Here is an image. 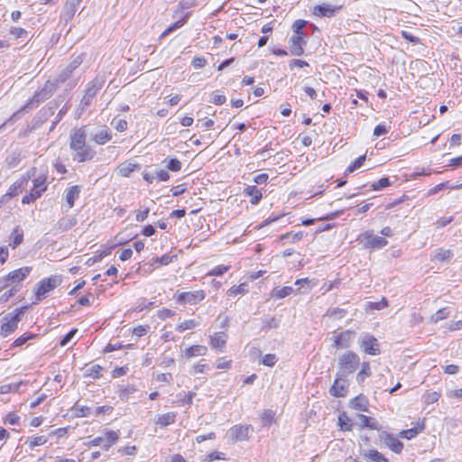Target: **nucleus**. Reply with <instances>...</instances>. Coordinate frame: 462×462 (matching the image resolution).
Here are the masks:
<instances>
[{"instance_id": "09e8293b", "label": "nucleus", "mask_w": 462, "mask_h": 462, "mask_svg": "<svg viewBox=\"0 0 462 462\" xmlns=\"http://www.w3.org/2000/svg\"><path fill=\"white\" fill-rule=\"evenodd\" d=\"M449 316V311L447 308L439 309L430 317V322L438 323L439 321L445 319Z\"/></svg>"}, {"instance_id": "c9c22d12", "label": "nucleus", "mask_w": 462, "mask_h": 462, "mask_svg": "<svg viewBox=\"0 0 462 462\" xmlns=\"http://www.w3.org/2000/svg\"><path fill=\"white\" fill-rule=\"evenodd\" d=\"M338 425L340 430L344 431H350L353 429L352 420L346 412H341L338 415Z\"/></svg>"}, {"instance_id": "c03bdc74", "label": "nucleus", "mask_w": 462, "mask_h": 462, "mask_svg": "<svg viewBox=\"0 0 462 462\" xmlns=\"http://www.w3.org/2000/svg\"><path fill=\"white\" fill-rule=\"evenodd\" d=\"M45 182L46 176L43 174L39 175L38 177L33 179V189L40 191V193L42 194L47 189Z\"/></svg>"}, {"instance_id": "b1692460", "label": "nucleus", "mask_w": 462, "mask_h": 462, "mask_svg": "<svg viewBox=\"0 0 462 462\" xmlns=\"http://www.w3.org/2000/svg\"><path fill=\"white\" fill-rule=\"evenodd\" d=\"M245 196L251 197L250 203L257 205L263 198L262 191L254 185H248L244 189Z\"/></svg>"}, {"instance_id": "bf43d9fd", "label": "nucleus", "mask_w": 462, "mask_h": 462, "mask_svg": "<svg viewBox=\"0 0 462 462\" xmlns=\"http://www.w3.org/2000/svg\"><path fill=\"white\" fill-rule=\"evenodd\" d=\"M278 361L277 356L274 354H266L263 356L261 363L263 365L273 367Z\"/></svg>"}, {"instance_id": "c756f323", "label": "nucleus", "mask_w": 462, "mask_h": 462, "mask_svg": "<svg viewBox=\"0 0 462 462\" xmlns=\"http://www.w3.org/2000/svg\"><path fill=\"white\" fill-rule=\"evenodd\" d=\"M10 244L9 245L15 249L18 245H20L23 241V232L17 226L14 228L10 236H9Z\"/></svg>"}, {"instance_id": "393cba45", "label": "nucleus", "mask_w": 462, "mask_h": 462, "mask_svg": "<svg viewBox=\"0 0 462 462\" xmlns=\"http://www.w3.org/2000/svg\"><path fill=\"white\" fill-rule=\"evenodd\" d=\"M453 257V253L449 249L438 248L431 255V260L436 262H449Z\"/></svg>"}, {"instance_id": "680f3d73", "label": "nucleus", "mask_w": 462, "mask_h": 462, "mask_svg": "<svg viewBox=\"0 0 462 462\" xmlns=\"http://www.w3.org/2000/svg\"><path fill=\"white\" fill-rule=\"evenodd\" d=\"M274 411H273L272 410H266L263 412L262 416H261V420H262V422L264 424V425H270L273 423V421L274 420Z\"/></svg>"}, {"instance_id": "ddd939ff", "label": "nucleus", "mask_w": 462, "mask_h": 462, "mask_svg": "<svg viewBox=\"0 0 462 462\" xmlns=\"http://www.w3.org/2000/svg\"><path fill=\"white\" fill-rule=\"evenodd\" d=\"M51 95L49 94L42 88L34 93V95L27 100V102L22 106L20 111H28L30 109L37 107L42 102L48 99Z\"/></svg>"}, {"instance_id": "bb28decb", "label": "nucleus", "mask_w": 462, "mask_h": 462, "mask_svg": "<svg viewBox=\"0 0 462 462\" xmlns=\"http://www.w3.org/2000/svg\"><path fill=\"white\" fill-rule=\"evenodd\" d=\"M177 417V413L173 411H170L162 415H159L156 420V424L161 428L167 427L175 422Z\"/></svg>"}, {"instance_id": "f3484780", "label": "nucleus", "mask_w": 462, "mask_h": 462, "mask_svg": "<svg viewBox=\"0 0 462 462\" xmlns=\"http://www.w3.org/2000/svg\"><path fill=\"white\" fill-rule=\"evenodd\" d=\"M356 333L353 330L347 329L334 337V346L337 348H348Z\"/></svg>"}, {"instance_id": "774afa93", "label": "nucleus", "mask_w": 462, "mask_h": 462, "mask_svg": "<svg viewBox=\"0 0 462 462\" xmlns=\"http://www.w3.org/2000/svg\"><path fill=\"white\" fill-rule=\"evenodd\" d=\"M391 126H386L385 125L380 124L377 125L374 129L373 134L376 137H379L381 135H383L387 134L390 130Z\"/></svg>"}, {"instance_id": "473e14b6", "label": "nucleus", "mask_w": 462, "mask_h": 462, "mask_svg": "<svg viewBox=\"0 0 462 462\" xmlns=\"http://www.w3.org/2000/svg\"><path fill=\"white\" fill-rule=\"evenodd\" d=\"M358 419L360 420L361 427L371 430H379V424L376 420L364 414H358Z\"/></svg>"}, {"instance_id": "0eeeda50", "label": "nucleus", "mask_w": 462, "mask_h": 462, "mask_svg": "<svg viewBox=\"0 0 462 462\" xmlns=\"http://www.w3.org/2000/svg\"><path fill=\"white\" fill-rule=\"evenodd\" d=\"M119 439V431L106 430L104 437H96L92 440L85 443L88 448L101 447L105 450H108Z\"/></svg>"}, {"instance_id": "0e129e2a", "label": "nucleus", "mask_w": 462, "mask_h": 462, "mask_svg": "<svg viewBox=\"0 0 462 462\" xmlns=\"http://www.w3.org/2000/svg\"><path fill=\"white\" fill-rule=\"evenodd\" d=\"M20 417L14 412H9L4 419V422L9 425H18Z\"/></svg>"}, {"instance_id": "4be33fe9", "label": "nucleus", "mask_w": 462, "mask_h": 462, "mask_svg": "<svg viewBox=\"0 0 462 462\" xmlns=\"http://www.w3.org/2000/svg\"><path fill=\"white\" fill-rule=\"evenodd\" d=\"M81 191L79 185H73L68 188L65 191V199L69 208H73L75 201L79 199Z\"/></svg>"}, {"instance_id": "6ab92c4d", "label": "nucleus", "mask_w": 462, "mask_h": 462, "mask_svg": "<svg viewBox=\"0 0 462 462\" xmlns=\"http://www.w3.org/2000/svg\"><path fill=\"white\" fill-rule=\"evenodd\" d=\"M338 8L339 7H336V6H333L328 4H322V5H316L313 8L312 13L314 15L319 16V17H332L335 15L336 11Z\"/></svg>"}, {"instance_id": "a878e982", "label": "nucleus", "mask_w": 462, "mask_h": 462, "mask_svg": "<svg viewBox=\"0 0 462 462\" xmlns=\"http://www.w3.org/2000/svg\"><path fill=\"white\" fill-rule=\"evenodd\" d=\"M208 352V348L201 345H193L185 349L184 356L186 358L190 359L196 356H205Z\"/></svg>"}, {"instance_id": "864d4df0", "label": "nucleus", "mask_w": 462, "mask_h": 462, "mask_svg": "<svg viewBox=\"0 0 462 462\" xmlns=\"http://www.w3.org/2000/svg\"><path fill=\"white\" fill-rule=\"evenodd\" d=\"M365 158V155H361L358 158H356L353 162L349 164L346 171L347 173H352L356 170L359 169L364 164Z\"/></svg>"}, {"instance_id": "e2e57ef3", "label": "nucleus", "mask_w": 462, "mask_h": 462, "mask_svg": "<svg viewBox=\"0 0 462 462\" xmlns=\"http://www.w3.org/2000/svg\"><path fill=\"white\" fill-rule=\"evenodd\" d=\"M181 166H182L181 162L177 158H171L169 160V162L166 165V168L169 171L177 172V171H180Z\"/></svg>"}, {"instance_id": "ea45409f", "label": "nucleus", "mask_w": 462, "mask_h": 462, "mask_svg": "<svg viewBox=\"0 0 462 462\" xmlns=\"http://www.w3.org/2000/svg\"><path fill=\"white\" fill-rule=\"evenodd\" d=\"M189 16V14H187L183 18L180 19L179 21L175 22L174 23L171 24L162 33V36L161 37H165L167 35H169L171 32H174L175 30L182 27L188 18Z\"/></svg>"}, {"instance_id": "e433bc0d", "label": "nucleus", "mask_w": 462, "mask_h": 462, "mask_svg": "<svg viewBox=\"0 0 462 462\" xmlns=\"http://www.w3.org/2000/svg\"><path fill=\"white\" fill-rule=\"evenodd\" d=\"M26 384L24 382L20 381L18 383H12L0 385V394H5L9 393H17L20 390L21 385Z\"/></svg>"}, {"instance_id": "39448f33", "label": "nucleus", "mask_w": 462, "mask_h": 462, "mask_svg": "<svg viewBox=\"0 0 462 462\" xmlns=\"http://www.w3.org/2000/svg\"><path fill=\"white\" fill-rule=\"evenodd\" d=\"M60 282L61 278L60 275H51L48 278L41 280L37 283V288L35 291L36 300L41 301L47 293L52 291L60 284Z\"/></svg>"}, {"instance_id": "3c124183", "label": "nucleus", "mask_w": 462, "mask_h": 462, "mask_svg": "<svg viewBox=\"0 0 462 462\" xmlns=\"http://www.w3.org/2000/svg\"><path fill=\"white\" fill-rule=\"evenodd\" d=\"M263 329L269 330L272 328H276L279 325V321L275 319V317L267 316L263 319Z\"/></svg>"}, {"instance_id": "c85d7f7f", "label": "nucleus", "mask_w": 462, "mask_h": 462, "mask_svg": "<svg viewBox=\"0 0 462 462\" xmlns=\"http://www.w3.org/2000/svg\"><path fill=\"white\" fill-rule=\"evenodd\" d=\"M351 407L360 411H368V401L367 399L360 394L353 398L350 402Z\"/></svg>"}, {"instance_id": "aec40b11", "label": "nucleus", "mask_w": 462, "mask_h": 462, "mask_svg": "<svg viewBox=\"0 0 462 462\" xmlns=\"http://www.w3.org/2000/svg\"><path fill=\"white\" fill-rule=\"evenodd\" d=\"M424 429H425L424 420L417 421L416 424L412 428L400 431L399 436L402 439H412L419 433L422 432L424 430Z\"/></svg>"}, {"instance_id": "58836bf2", "label": "nucleus", "mask_w": 462, "mask_h": 462, "mask_svg": "<svg viewBox=\"0 0 462 462\" xmlns=\"http://www.w3.org/2000/svg\"><path fill=\"white\" fill-rule=\"evenodd\" d=\"M21 162V154L18 152H12L5 159V164L9 169H14Z\"/></svg>"}, {"instance_id": "a18cd8bd", "label": "nucleus", "mask_w": 462, "mask_h": 462, "mask_svg": "<svg viewBox=\"0 0 462 462\" xmlns=\"http://www.w3.org/2000/svg\"><path fill=\"white\" fill-rule=\"evenodd\" d=\"M307 23H308L307 21L301 20V19H298V20L294 21V23H292L293 35L306 37V35L303 32V29L307 25Z\"/></svg>"}, {"instance_id": "2eb2a0df", "label": "nucleus", "mask_w": 462, "mask_h": 462, "mask_svg": "<svg viewBox=\"0 0 462 462\" xmlns=\"http://www.w3.org/2000/svg\"><path fill=\"white\" fill-rule=\"evenodd\" d=\"M380 439L383 444L394 453L400 454L402 451L403 443L400 441L395 436L383 431L381 433Z\"/></svg>"}, {"instance_id": "5701e85b", "label": "nucleus", "mask_w": 462, "mask_h": 462, "mask_svg": "<svg viewBox=\"0 0 462 462\" xmlns=\"http://www.w3.org/2000/svg\"><path fill=\"white\" fill-rule=\"evenodd\" d=\"M112 137L113 135L111 131L105 127L97 132L95 134H93L91 140L98 145H103L109 142L112 139Z\"/></svg>"}, {"instance_id": "9d476101", "label": "nucleus", "mask_w": 462, "mask_h": 462, "mask_svg": "<svg viewBox=\"0 0 462 462\" xmlns=\"http://www.w3.org/2000/svg\"><path fill=\"white\" fill-rule=\"evenodd\" d=\"M84 54L80 53L73 56L69 63L63 68L57 76L58 83H64L72 77L74 70H76L83 62Z\"/></svg>"}, {"instance_id": "423d86ee", "label": "nucleus", "mask_w": 462, "mask_h": 462, "mask_svg": "<svg viewBox=\"0 0 462 462\" xmlns=\"http://www.w3.org/2000/svg\"><path fill=\"white\" fill-rule=\"evenodd\" d=\"M26 309V306H23L21 308L15 309L14 313H11L5 317V321L1 325V335L3 337H7L15 331V329L18 328L20 317L22 314H23Z\"/></svg>"}, {"instance_id": "052dcab7", "label": "nucleus", "mask_w": 462, "mask_h": 462, "mask_svg": "<svg viewBox=\"0 0 462 462\" xmlns=\"http://www.w3.org/2000/svg\"><path fill=\"white\" fill-rule=\"evenodd\" d=\"M346 314V311L344 309H340V308H334V309L328 310L327 312L328 316H329L330 318L336 319H340L344 318Z\"/></svg>"}, {"instance_id": "4c0bfd02", "label": "nucleus", "mask_w": 462, "mask_h": 462, "mask_svg": "<svg viewBox=\"0 0 462 462\" xmlns=\"http://www.w3.org/2000/svg\"><path fill=\"white\" fill-rule=\"evenodd\" d=\"M135 392L136 387L134 384H128L126 386H120L117 393L122 401H127Z\"/></svg>"}, {"instance_id": "5fc2aeb1", "label": "nucleus", "mask_w": 462, "mask_h": 462, "mask_svg": "<svg viewBox=\"0 0 462 462\" xmlns=\"http://www.w3.org/2000/svg\"><path fill=\"white\" fill-rule=\"evenodd\" d=\"M304 233L302 231H299L296 233H286L280 236L281 240L290 239L291 242L296 243L303 238Z\"/></svg>"}, {"instance_id": "a211bd4d", "label": "nucleus", "mask_w": 462, "mask_h": 462, "mask_svg": "<svg viewBox=\"0 0 462 462\" xmlns=\"http://www.w3.org/2000/svg\"><path fill=\"white\" fill-rule=\"evenodd\" d=\"M366 245L374 249H381L387 245V240L376 235H374L372 231H366L364 234Z\"/></svg>"}, {"instance_id": "9b49d317", "label": "nucleus", "mask_w": 462, "mask_h": 462, "mask_svg": "<svg viewBox=\"0 0 462 462\" xmlns=\"http://www.w3.org/2000/svg\"><path fill=\"white\" fill-rule=\"evenodd\" d=\"M252 430L253 428L249 424H236L228 430L227 434L233 442L246 441Z\"/></svg>"}, {"instance_id": "a19ab883", "label": "nucleus", "mask_w": 462, "mask_h": 462, "mask_svg": "<svg viewBox=\"0 0 462 462\" xmlns=\"http://www.w3.org/2000/svg\"><path fill=\"white\" fill-rule=\"evenodd\" d=\"M22 288V285H14L11 286L9 290L5 291L0 296V304L5 303L9 300L10 298L14 297Z\"/></svg>"}, {"instance_id": "49530a36", "label": "nucleus", "mask_w": 462, "mask_h": 462, "mask_svg": "<svg viewBox=\"0 0 462 462\" xmlns=\"http://www.w3.org/2000/svg\"><path fill=\"white\" fill-rule=\"evenodd\" d=\"M247 292V285L246 283H241L238 286H233L228 289L226 294L229 297H236L237 295H244Z\"/></svg>"}, {"instance_id": "f704fd0d", "label": "nucleus", "mask_w": 462, "mask_h": 462, "mask_svg": "<svg viewBox=\"0 0 462 462\" xmlns=\"http://www.w3.org/2000/svg\"><path fill=\"white\" fill-rule=\"evenodd\" d=\"M371 375V367L369 362H363L361 364V369L356 374V381L358 383H362L365 380Z\"/></svg>"}, {"instance_id": "f257e3e1", "label": "nucleus", "mask_w": 462, "mask_h": 462, "mask_svg": "<svg viewBox=\"0 0 462 462\" xmlns=\"http://www.w3.org/2000/svg\"><path fill=\"white\" fill-rule=\"evenodd\" d=\"M69 148L74 152L73 160L78 162L91 161L96 152L87 143L86 126L73 128L69 133Z\"/></svg>"}, {"instance_id": "cd10ccee", "label": "nucleus", "mask_w": 462, "mask_h": 462, "mask_svg": "<svg viewBox=\"0 0 462 462\" xmlns=\"http://www.w3.org/2000/svg\"><path fill=\"white\" fill-rule=\"evenodd\" d=\"M140 169V165L131 162H125L118 166V173L122 177H129L135 170Z\"/></svg>"}, {"instance_id": "72a5a7b5", "label": "nucleus", "mask_w": 462, "mask_h": 462, "mask_svg": "<svg viewBox=\"0 0 462 462\" xmlns=\"http://www.w3.org/2000/svg\"><path fill=\"white\" fill-rule=\"evenodd\" d=\"M365 457L370 462H389L388 458L376 449H368L365 452Z\"/></svg>"}, {"instance_id": "338daca9", "label": "nucleus", "mask_w": 462, "mask_h": 462, "mask_svg": "<svg viewBox=\"0 0 462 462\" xmlns=\"http://www.w3.org/2000/svg\"><path fill=\"white\" fill-rule=\"evenodd\" d=\"M150 329L149 325H139L133 329V334L138 337L144 336Z\"/></svg>"}, {"instance_id": "79ce46f5", "label": "nucleus", "mask_w": 462, "mask_h": 462, "mask_svg": "<svg viewBox=\"0 0 462 462\" xmlns=\"http://www.w3.org/2000/svg\"><path fill=\"white\" fill-rule=\"evenodd\" d=\"M153 301H150L145 298H140L136 300L134 304V311L141 312L146 309H150L151 307L153 306Z\"/></svg>"}, {"instance_id": "1a4fd4ad", "label": "nucleus", "mask_w": 462, "mask_h": 462, "mask_svg": "<svg viewBox=\"0 0 462 462\" xmlns=\"http://www.w3.org/2000/svg\"><path fill=\"white\" fill-rule=\"evenodd\" d=\"M359 346L363 352L370 356H377L381 353L378 340L370 334H363L358 340Z\"/></svg>"}, {"instance_id": "f03ea898", "label": "nucleus", "mask_w": 462, "mask_h": 462, "mask_svg": "<svg viewBox=\"0 0 462 462\" xmlns=\"http://www.w3.org/2000/svg\"><path fill=\"white\" fill-rule=\"evenodd\" d=\"M359 365V356L353 351H346L338 357L337 375L347 377L357 370Z\"/></svg>"}, {"instance_id": "dca6fc26", "label": "nucleus", "mask_w": 462, "mask_h": 462, "mask_svg": "<svg viewBox=\"0 0 462 462\" xmlns=\"http://www.w3.org/2000/svg\"><path fill=\"white\" fill-rule=\"evenodd\" d=\"M290 53L294 56L304 54V47L307 44L306 37L292 35L290 38Z\"/></svg>"}, {"instance_id": "13d9d810", "label": "nucleus", "mask_w": 462, "mask_h": 462, "mask_svg": "<svg viewBox=\"0 0 462 462\" xmlns=\"http://www.w3.org/2000/svg\"><path fill=\"white\" fill-rule=\"evenodd\" d=\"M390 185H391V181H390L389 178L383 177V178H381L377 182L373 183L371 187H372L373 190H380L386 187H389Z\"/></svg>"}, {"instance_id": "4d7b16f0", "label": "nucleus", "mask_w": 462, "mask_h": 462, "mask_svg": "<svg viewBox=\"0 0 462 462\" xmlns=\"http://www.w3.org/2000/svg\"><path fill=\"white\" fill-rule=\"evenodd\" d=\"M229 270L228 265H217L208 271V276H221Z\"/></svg>"}, {"instance_id": "7c9ffc66", "label": "nucleus", "mask_w": 462, "mask_h": 462, "mask_svg": "<svg viewBox=\"0 0 462 462\" xmlns=\"http://www.w3.org/2000/svg\"><path fill=\"white\" fill-rule=\"evenodd\" d=\"M195 395H196L195 392H189V393L181 392V393H179L176 395V399H177L176 402L178 403L179 406H183V405L191 406L192 402H193V398H194Z\"/></svg>"}, {"instance_id": "69168bd1", "label": "nucleus", "mask_w": 462, "mask_h": 462, "mask_svg": "<svg viewBox=\"0 0 462 462\" xmlns=\"http://www.w3.org/2000/svg\"><path fill=\"white\" fill-rule=\"evenodd\" d=\"M112 125L118 131V132H125L127 129V121L125 119H114L112 121Z\"/></svg>"}, {"instance_id": "7ed1b4c3", "label": "nucleus", "mask_w": 462, "mask_h": 462, "mask_svg": "<svg viewBox=\"0 0 462 462\" xmlns=\"http://www.w3.org/2000/svg\"><path fill=\"white\" fill-rule=\"evenodd\" d=\"M105 83L106 76L98 74L86 85L84 95L79 103V107L81 110H85L91 105L94 97L104 87Z\"/></svg>"}, {"instance_id": "6e6d98bb", "label": "nucleus", "mask_w": 462, "mask_h": 462, "mask_svg": "<svg viewBox=\"0 0 462 462\" xmlns=\"http://www.w3.org/2000/svg\"><path fill=\"white\" fill-rule=\"evenodd\" d=\"M74 410L76 417L79 418L88 417L91 413V408L88 406H79L76 404Z\"/></svg>"}, {"instance_id": "f8f14e48", "label": "nucleus", "mask_w": 462, "mask_h": 462, "mask_svg": "<svg viewBox=\"0 0 462 462\" xmlns=\"http://www.w3.org/2000/svg\"><path fill=\"white\" fill-rule=\"evenodd\" d=\"M206 297V293L203 290L194 291H184L177 295L176 300L180 304H190L196 305L202 301Z\"/></svg>"}, {"instance_id": "412c9836", "label": "nucleus", "mask_w": 462, "mask_h": 462, "mask_svg": "<svg viewBox=\"0 0 462 462\" xmlns=\"http://www.w3.org/2000/svg\"><path fill=\"white\" fill-rule=\"evenodd\" d=\"M227 340V335L226 332H216L212 336H210L209 344L212 348L218 349L222 351L225 347Z\"/></svg>"}, {"instance_id": "2f4dec72", "label": "nucleus", "mask_w": 462, "mask_h": 462, "mask_svg": "<svg viewBox=\"0 0 462 462\" xmlns=\"http://www.w3.org/2000/svg\"><path fill=\"white\" fill-rule=\"evenodd\" d=\"M294 292V289L291 286H284L282 288H275L272 291V297L274 299H283L290 296Z\"/></svg>"}, {"instance_id": "8fccbe9b", "label": "nucleus", "mask_w": 462, "mask_h": 462, "mask_svg": "<svg viewBox=\"0 0 462 462\" xmlns=\"http://www.w3.org/2000/svg\"><path fill=\"white\" fill-rule=\"evenodd\" d=\"M42 196L40 191L32 189L29 193L25 194L22 199L23 204H31Z\"/></svg>"}, {"instance_id": "4468645a", "label": "nucleus", "mask_w": 462, "mask_h": 462, "mask_svg": "<svg viewBox=\"0 0 462 462\" xmlns=\"http://www.w3.org/2000/svg\"><path fill=\"white\" fill-rule=\"evenodd\" d=\"M346 376H338L335 379L329 389V393L334 397H345L348 392V383Z\"/></svg>"}, {"instance_id": "de8ad7c7", "label": "nucleus", "mask_w": 462, "mask_h": 462, "mask_svg": "<svg viewBox=\"0 0 462 462\" xmlns=\"http://www.w3.org/2000/svg\"><path fill=\"white\" fill-rule=\"evenodd\" d=\"M27 442L29 444V448L33 449L37 446L44 445L47 442V438L43 435L33 436L29 438Z\"/></svg>"}, {"instance_id": "37998d69", "label": "nucleus", "mask_w": 462, "mask_h": 462, "mask_svg": "<svg viewBox=\"0 0 462 462\" xmlns=\"http://www.w3.org/2000/svg\"><path fill=\"white\" fill-rule=\"evenodd\" d=\"M199 325V322L197 321L196 319H187V320H184L181 323H180L176 327V330L179 332H183L188 329H193V328H197Z\"/></svg>"}, {"instance_id": "6e6552de", "label": "nucleus", "mask_w": 462, "mask_h": 462, "mask_svg": "<svg viewBox=\"0 0 462 462\" xmlns=\"http://www.w3.org/2000/svg\"><path fill=\"white\" fill-rule=\"evenodd\" d=\"M37 169L35 167L28 170L24 174H23L16 181H14L8 189L5 196L8 197H15L25 188L28 184L31 178L34 177L36 174Z\"/></svg>"}, {"instance_id": "20e7f679", "label": "nucleus", "mask_w": 462, "mask_h": 462, "mask_svg": "<svg viewBox=\"0 0 462 462\" xmlns=\"http://www.w3.org/2000/svg\"><path fill=\"white\" fill-rule=\"evenodd\" d=\"M32 270L31 266H23L0 277V291L9 286L21 285L20 282L29 276Z\"/></svg>"}, {"instance_id": "603ef678", "label": "nucleus", "mask_w": 462, "mask_h": 462, "mask_svg": "<svg viewBox=\"0 0 462 462\" xmlns=\"http://www.w3.org/2000/svg\"><path fill=\"white\" fill-rule=\"evenodd\" d=\"M69 109V106L65 104L58 112L55 120L52 122L50 131H53L56 127L57 124L64 117V116L68 113Z\"/></svg>"}]
</instances>
